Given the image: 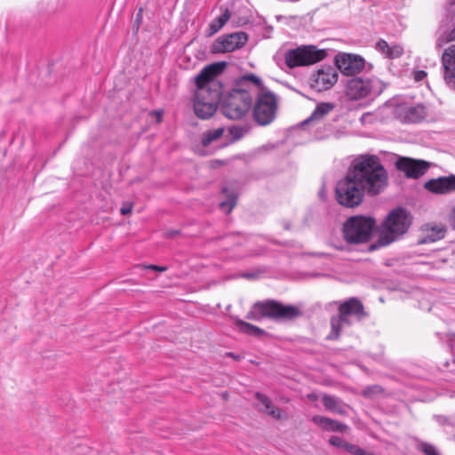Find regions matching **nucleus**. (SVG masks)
<instances>
[{
	"instance_id": "nucleus-40",
	"label": "nucleus",
	"mask_w": 455,
	"mask_h": 455,
	"mask_svg": "<svg viewBox=\"0 0 455 455\" xmlns=\"http://www.w3.org/2000/svg\"><path fill=\"white\" fill-rule=\"evenodd\" d=\"M450 220H451V225L455 228V207L452 209V211L451 212Z\"/></svg>"
},
{
	"instance_id": "nucleus-18",
	"label": "nucleus",
	"mask_w": 455,
	"mask_h": 455,
	"mask_svg": "<svg viewBox=\"0 0 455 455\" xmlns=\"http://www.w3.org/2000/svg\"><path fill=\"white\" fill-rule=\"evenodd\" d=\"M399 114L403 122L418 123L423 120L427 116V110L424 105L404 106L399 108Z\"/></svg>"
},
{
	"instance_id": "nucleus-21",
	"label": "nucleus",
	"mask_w": 455,
	"mask_h": 455,
	"mask_svg": "<svg viewBox=\"0 0 455 455\" xmlns=\"http://www.w3.org/2000/svg\"><path fill=\"white\" fill-rule=\"evenodd\" d=\"M312 421L324 431L344 433L348 429L346 424L324 416H314Z\"/></svg>"
},
{
	"instance_id": "nucleus-19",
	"label": "nucleus",
	"mask_w": 455,
	"mask_h": 455,
	"mask_svg": "<svg viewBox=\"0 0 455 455\" xmlns=\"http://www.w3.org/2000/svg\"><path fill=\"white\" fill-rule=\"evenodd\" d=\"M355 319L353 316L343 315L339 313L338 315L331 318V332L328 335L329 339H337L341 334L342 330L345 327H350L353 325Z\"/></svg>"
},
{
	"instance_id": "nucleus-44",
	"label": "nucleus",
	"mask_w": 455,
	"mask_h": 455,
	"mask_svg": "<svg viewBox=\"0 0 455 455\" xmlns=\"http://www.w3.org/2000/svg\"><path fill=\"white\" fill-rule=\"evenodd\" d=\"M437 46L441 47V43H439V40L437 41Z\"/></svg>"
},
{
	"instance_id": "nucleus-31",
	"label": "nucleus",
	"mask_w": 455,
	"mask_h": 455,
	"mask_svg": "<svg viewBox=\"0 0 455 455\" xmlns=\"http://www.w3.org/2000/svg\"><path fill=\"white\" fill-rule=\"evenodd\" d=\"M419 450L425 455H440L435 447L427 443H420L419 444Z\"/></svg>"
},
{
	"instance_id": "nucleus-22",
	"label": "nucleus",
	"mask_w": 455,
	"mask_h": 455,
	"mask_svg": "<svg viewBox=\"0 0 455 455\" xmlns=\"http://www.w3.org/2000/svg\"><path fill=\"white\" fill-rule=\"evenodd\" d=\"M323 403L326 410L332 413L342 416L347 414L348 407L342 402L341 399L334 395H323Z\"/></svg>"
},
{
	"instance_id": "nucleus-42",
	"label": "nucleus",
	"mask_w": 455,
	"mask_h": 455,
	"mask_svg": "<svg viewBox=\"0 0 455 455\" xmlns=\"http://www.w3.org/2000/svg\"><path fill=\"white\" fill-rule=\"evenodd\" d=\"M140 12H141V9L140 10L139 13L137 14V18H136V21L139 23L140 20Z\"/></svg>"
},
{
	"instance_id": "nucleus-2",
	"label": "nucleus",
	"mask_w": 455,
	"mask_h": 455,
	"mask_svg": "<svg viewBox=\"0 0 455 455\" xmlns=\"http://www.w3.org/2000/svg\"><path fill=\"white\" fill-rule=\"evenodd\" d=\"M411 214L402 207L392 210L380 226L378 243L386 246L399 239L411 227Z\"/></svg>"
},
{
	"instance_id": "nucleus-33",
	"label": "nucleus",
	"mask_w": 455,
	"mask_h": 455,
	"mask_svg": "<svg viewBox=\"0 0 455 455\" xmlns=\"http://www.w3.org/2000/svg\"><path fill=\"white\" fill-rule=\"evenodd\" d=\"M245 130L240 126H232L229 128V133L232 136L233 141L238 140L244 135Z\"/></svg>"
},
{
	"instance_id": "nucleus-45",
	"label": "nucleus",
	"mask_w": 455,
	"mask_h": 455,
	"mask_svg": "<svg viewBox=\"0 0 455 455\" xmlns=\"http://www.w3.org/2000/svg\"><path fill=\"white\" fill-rule=\"evenodd\" d=\"M157 117L160 120V117H161V114L160 113L157 114Z\"/></svg>"
},
{
	"instance_id": "nucleus-36",
	"label": "nucleus",
	"mask_w": 455,
	"mask_h": 455,
	"mask_svg": "<svg viewBox=\"0 0 455 455\" xmlns=\"http://www.w3.org/2000/svg\"><path fill=\"white\" fill-rule=\"evenodd\" d=\"M426 76L427 73L424 70H418L414 74V78L416 81H421Z\"/></svg>"
},
{
	"instance_id": "nucleus-43",
	"label": "nucleus",
	"mask_w": 455,
	"mask_h": 455,
	"mask_svg": "<svg viewBox=\"0 0 455 455\" xmlns=\"http://www.w3.org/2000/svg\"><path fill=\"white\" fill-rule=\"evenodd\" d=\"M377 247H378V245H377V244H372V245H371V250H374V249H376Z\"/></svg>"
},
{
	"instance_id": "nucleus-5",
	"label": "nucleus",
	"mask_w": 455,
	"mask_h": 455,
	"mask_svg": "<svg viewBox=\"0 0 455 455\" xmlns=\"http://www.w3.org/2000/svg\"><path fill=\"white\" fill-rule=\"evenodd\" d=\"M375 227V220L365 216L348 218L343 225V235L347 243H363L370 240Z\"/></svg>"
},
{
	"instance_id": "nucleus-13",
	"label": "nucleus",
	"mask_w": 455,
	"mask_h": 455,
	"mask_svg": "<svg viewBox=\"0 0 455 455\" xmlns=\"http://www.w3.org/2000/svg\"><path fill=\"white\" fill-rule=\"evenodd\" d=\"M225 62H219L211 64L204 68L200 73L196 76V84L197 90L201 89H219L220 86L215 82V77L219 76L225 68Z\"/></svg>"
},
{
	"instance_id": "nucleus-29",
	"label": "nucleus",
	"mask_w": 455,
	"mask_h": 455,
	"mask_svg": "<svg viewBox=\"0 0 455 455\" xmlns=\"http://www.w3.org/2000/svg\"><path fill=\"white\" fill-rule=\"evenodd\" d=\"M223 132H224L223 127H219L214 130L206 131L205 132H204L203 137H202L203 146H204V147L209 146L212 142L220 139L223 135Z\"/></svg>"
},
{
	"instance_id": "nucleus-6",
	"label": "nucleus",
	"mask_w": 455,
	"mask_h": 455,
	"mask_svg": "<svg viewBox=\"0 0 455 455\" xmlns=\"http://www.w3.org/2000/svg\"><path fill=\"white\" fill-rule=\"evenodd\" d=\"M385 86L374 77L355 76L349 78L345 85V93L352 100L375 98L381 94Z\"/></svg>"
},
{
	"instance_id": "nucleus-3",
	"label": "nucleus",
	"mask_w": 455,
	"mask_h": 455,
	"mask_svg": "<svg viewBox=\"0 0 455 455\" xmlns=\"http://www.w3.org/2000/svg\"><path fill=\"white\" fill-rule=\"evenodd\" d=\"M301 311L292 305H283L274 299H267L254 303L247 313L246 318L252 321H260L263 318L278 320H293L300 316Z\"/></svg>"
},
{
	"instance_id": "nucleus-15",
	"label": "nucleus",
	"mask_w": 455,
	"mask_h": 455,
	"mask_svg": "<svg viewBox=\"0 0 455 455\" xmlns=\"http://www.w3.org/2000/svg\"><path fill=\"white\" fill-rule=\"evenodd\" d=\"M443 80L446 85L455 90V44L446 48L442 54Z\"/></svg>"
},
{
	"instance_id": "nucleus-20",
	"label": "nucleus",
	"mask_w": 455,
	"mask_h": 455,
	"mask_svg": "<svg viewBox=\"0 0 455 455\" xmlns=\"http://www.w3.org/2000/svg\"><path fill=\"white\" fill-rule=\"evenodd\" d=\"M424 235L419 238V244L432 243L443 239L446 233L443 225L427 224L424 228Z\"/></svg>"
},
{
	"instance_id": "nucleus-4",
	"label": "nucleus",
	"mask_w": 455,
	"mask_h": 455,
	"mask_svg": "<svg viewBox=\"0 0 455 455\" xmlns=\"http://www.w3.org/2000/svg\"><path fill=\"white\" fill-rule=\"evenodd\" d=\"M252 95L247 88L235 87L227 95L220 97V109L229 119L242 118L251 108Z\"/></svg>"
},
{
	"instance_id": "nucleus-8",
	"label": "nucleus",
	"mask_w": 455,
	"mask_h": 455,
	"mask_svg": "<svg viewBox=\"0 0 455 455\" xmlns=\"http://www.w3.org/2000/svg\"><path fill=\"white\" fill-rule=\"evenodd\" d=\"M220 102L219 89L196 90L194 101L195 114L201 119H208L215 113Z\"/></svg>"
},
{
	"instance_id": "nucleus-23",
	"label": "nucleus",
	"mask_w": 455,
	"mask_h": 455,
	"mask_svg": "<svg viewBox=\"0 0 455 455\" xmlns=\"http://www.w3.org/2000/svg\"><path fill=\"white\" fill-rule=\"evenodd\" d=\"M255 397L257 400L262 404L263 408L260 409L265 413L268 414L274 419H283V411L281 409L275 407L272 403L271 400L265 395L256 392Z\"/></svg>"
},
{
	"instance_id": "nucleus-12",
	"label": "nucleus",
	"mask_w": 455,
	"mask_h": 455,
	"mask_svg": "<svg viewBox=\"0 0 455 455\" xmlns=\"http://www.w3.org/2000/svg\"><path fill=\"white\" fill-rule=\"evenodd\" d=\"M248 40L244 32H235L215 40L212 46L213 53L230 52L243 47Z\"/></svg>"
},
{
	"instance_id": "nucleus-9",
	"label": "nucleus",
	"mask_w": 455,
	"mask_h": 455,
	"mask_svg": "<svg viewBox=\"0 0 455 455\" xmlns=\"http://www.w3.org/2000/svg\"><path fill=\"white\" fill-rule=\"evenodd\" d=\"M276 108L277 100L275 94L262 88L253 109L255 121L261 125L269 124L275 119Z\"/></svg>"
},
{
	"instance_id": "nucleus-39",
	"label": "nucleus",
	"mask_w": 455,
	"mask_h": 455,
	"mask_svg": "<svg viewBox=\"0 0 455 455\" xmlns=\"http://www.w3.org/2000/svg\"><path fill=\"white\" fill-rule=\"evenodd\" d=\"M146 268L154 269V270H157L160 272L165 271L167 269V267H159L156 265H149V266H147Z\"/></svg>"
},
{
	"instance_id": "nucleus-38",
	"label": "nucleus",
	"mask_w": 455,
	"mask_h": 455,
	"mask_svg": "<svg viewBox=\"0 0 455 455\" xmlns=\"http://www.w3.org/2000/svg\"><path fill=\"white\" fill-rule=\"evenodd\" d=\"M446 41L447 42L455 41V24H454L453 28L448 34Z\"/></svg>"
},
{
	"instance_id": "nucleus-16",
	"label": "nucleus",
	"mask_w": 455,
	"mask_h": 455,
	"mask_svg": "<svg viewBox=\"0 0 455 455\" xmlns=\"http://www.w3.org/2000/svg\"><path fill=\"white\" fill-rule=\"evenodd\" d=\"M424 188L436 195H445L455 192V175L442 176L427 180Z\"/></svg>"
},
{
	"instance_id": "nucleus-32",
	"label": "nucleus",
	"mask_w": 455,
	"mask_h": 455,
	"mask_svg": "<svg viewBox=\"0 0 455 455\" xmlns=\"http://www.w3.org/2000/svg\"><path fill=\"white\" fill-rule=\"evenodd\" d=\"M346 451L353 455H374L373 453L367 452L366 451L360 448L359 446L350 443H348V444L347 445Z\"/></svg>"
},
{
	"instance_id": "nucleus-17",
	"label": "nucleus",
	"mask_w": 455,
	"mask_h": 455,
	"mask_svg": "<svg viewBox=\"0 0 455 455\" xmlns=\"http://www.w3.org/2000/svg\"><path fill=\"white\" fill-rule=\"evenodd\" d=\"M338 311L343 315L353 316L358 322L368 316L362 301L355 297L349 298L342 302L339 306Z\"/></svg>"
},
{
	"instance_id": "nucleus-28",
	"label": "nucleus",
	"mask_w": 455,
	"mask_h": 455,
	"mask_svg": "<svg viewBox=\"0 0 455 455\" xmlns=\"http://www.w3.org/2000/svg\"><path fill=\"white\" fill-rule=\"evenodd\" d=\"M222 192L227 195V200L220 203V208L229 213L236 204V195L235 192H229L227 188H223Z\"/></svg>"
},
{
	"instance_id": "nucleus-26",
	"label": "nucleus",
	"mask_w": 455,
	"mask_h": 455,
	"mask_svg": "<svg viewBox=\"0 0 455 455\" xmlns=\"http://www.w3.org/2000/svg\"><path fill=\"white\" fill-rule=\"evenodd\" d=\"M235 324L236 328L243 333L247 335L260 337L266 334V331L258 326L252 325L247 322H244L241 319H235Z\"/></svg>"
},
{
	"instance_id": "nucleus-37",
	"label": "nucleus",
	"mask_w": 455,
	"mask_h": 455,
	"mask_svg": "<svg viewBox=\"0 0 455 455\" xmlns=\"http://www.w3.org/2000/svg\"><path fill=\"white\" fill-rule=\"evenodd\" d=\"M132 210V204H127V205H124L121 209H120V212L122 215H126L128 213H130Z\"/></svg>"
},
{
	"instance_id": "nucleus-27",
	"label": "nucleus",
	"mask_w": 455,
	"mask_h": 455,
	"mask_svg": "<svg viewBox=\"0 0 455 455\" xmlns=\"http://www.w3.org/2000/svg\"><path fill=\"white\" fill-rule=\"evenodd\" d=\"M231 14L228 9H225L223 13L214 19L210 24L208 28V35L213 36L216 34L228 20Z\"/></svg>"
},
{
	"instance_id": "nucleus-35",
	"label": "nucleus",
	"mask_w": 455,
	"mask_h": 455,
	"mask_svg": "<svg viewBox=\"0 0 455 455\" xmlns=\"http://www.w3.org/2000/svg\"><path fill=\"white\" fill-rule=\"evenodd\" d=\"M382 392V387L380 386H378V385H374V386H371V387H368L363 394L364 395H370L371 394H378V393H381Z\"/></svg>"
},
{
	"instance_id": "nucleus-41",
	"label": "nucleus",
	"mask_w": 455,
	"mask_h": 455,
	"mask_svg": "<svg viewBox=\"0 0 455 455\" xmlns=\"http://www.w3.org/2000/svg\"><path fill=\"white\" fill-rule=\"evenodd\" d=\"M179 233L178 230H172V231H169L166 235L167 237H173L174 235H176L177 234Z\"/></svg>"
},
{
	"instance_id": "nucleus-14",
	"label": "nucleus",
	"mask_w": 455,
	"mask_h": 455,
	"mask_svg": "<svg viewBox=\"0 0 455 455\" xmlns=\"http://www.w3.org/2000/svg\"><path fill=\"white\" fill-rule=\"evenodd\" d=\"M395 167L403 172L406 177L419 179L427 172L430 164L424 160L403 156L396 160Z\"/></svg>"
},
{
	"instance_id": "nucleus-34",
	"label": "nucleus",
	"mask_w": 455,
	"mask_h": 455,
	"mask_svg": "<svg viewBox=\"0 0 455 455\" xmlns=\"http://www.w3.org/2000/svg\"><path fill=\"white\" fill-rule=\"evenodd\" d=\"M329 443H330V444H331L335 447L341 448L345 451L347 450V445L348 444V442H347L346 440L342 439L341 437H339L336 435L331 436L329 439Z\"/></svg>"
},
{
	"instance_id": "nucleus-11",
	"label": "nucleus",
	"mask_w": 455,
	"mask_h": 455,
	"mask_svg": "<svg viewBox=\"0 0 455 455\" xmlns=\"http://www.w3.org/2000/svg\"><path fill=\"white\" fill-rule=\"evenodd\" d=\"M338 80V72L336 68L331 66H323L310 76V86L317 92H323L331 89Z\"/></svg>"
},
{
	"instance_id": "nucleus-46",
	"label": "nucleus",
	"mask_w": 455,
	"mask_h": 455,
	"mask_svg": "<svg viewBox=\"0 0 455 455\" xmlns=\"http://www.w3.org/2000/svg\"><path fill=\"white\" fill-rule=\"evenodd\" d=\"M452 337H454V338H455V334H454V333L451 335V338H450V339H451V338H452Z\"/></svg>"
},
{
	"instance_id": "nucleus-7",
	"label": "nucleus",
	"mask_w": 455,
	"mask_h": 455,
	"mask_svg": "<svg viewBox=\"0 0 455 455\" xmlns=\"http://www.w3.org/2000/svg\"><path fill=\"white\" fill-rule=\"evenodd\" d=\"M327 56V51L318 49L315 45H302L289 50L284 54L286 65L292 68L299 66H308L323 60Z\"/></svg>"
},
{
	"instance_id": "nucleus-30",
	"label": "nucleus",
	"mask_w": 455,
	"mask_h": 455,
	"mask_svg": "<svg viewBox=\"0 0 455 455\" xmlns=\"http://www.w3.org/2000/svg\"><path fill=\"white\" fill-rule=\"evenodd\" d=\"M247 81H251L256 85H261V80L257 76L251 74L243 76L242 79L236 84V86L247 88V86L244 84Z\"/></svg>"
},
{
	"instance_id": "nucleus-25",
	"label": "nucleus",
	"mask_w": 455,
	"mask_h": 455,
	"mask_svg": "<svg viewBox=\"0 0 455 455\" xmlns=\"http://www.w3.org/2000/svg\"><path fill=\"white\" fill-rule=\"evenodd\" d=\"M334 104L331 102H322L317 104L311 116L304 121V124H309L314 121L323 119L327 114L334 109Z\"/></svg>"
},
{
	"instance_id": "nucleus-24",
	"label": "nucleus",
	"mask_w": 455,
	"mask_h": 455,
	"mask_svg": "<svg viewBox=\"0 0 455 455\" xmlns=\"http://www.w3.org/2000/svg\"><path fill=\"white\" fill-rule=\"evenodd\" d=\"M376 49L389 59L399 58L403 50L399 44L389 45L385 40L380 39L376 44Z\"/></svg>"
},
{
	"instance_id": "nucleus-10",
	"label": "nucleus",
	"mask_w": 455,
	"mask_h": 455,
	"mask_svg": "<svg viewBox=\"0 0 455 455\" xmlns=\"http://www.w3.org/2000/svg\"><path fill=\"white\" fill-rule=\"evenodd\" d=\"M336 69L347 76H357L365 68L364 59L357 54L340 52L335 57Z\"/></svg>"
},
{
	"instance_id": "nucleus-1",
	"label": "nucleus",
	"mask_w": 455,
	"mask_h": 455,
	"mask_svg": "<svg viewBox=\"0 0 455 455\" xmlns=\"http://www.w3.org/2000/svg\"><path fill=\"white\" fill-rule=\"evenodd\" d=\"M387 172L375 155H360L350 164L344 178L337 182V202L348 208L358 206L364 195H379L387 186Z\"/></svg>"
}]
</instances>
